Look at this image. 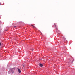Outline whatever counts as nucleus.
I'll return each mask as SVG.
<instances>
[{
	"mask_svg": "<svg viewBox=\"0 0 75 75\" xmlns=\"http://www.w3.org/2000/svg\"><path fill=\"white\" fill-rule=\"evenodd\" d=\"M1 5V3H0V6Z\"/></svg>",
	"mask_w": 75,
	"mask_h": 75,
	"instance_id": "f8f14e48",
	"label": "nucleus"
},
{
	"mask_svg": "<svg viewBox=\"0 0 75 75\" xmlns=\"http://www.w3.org/2000/svg\"><path fill=\"white\" fill-rule=\"evenodd\" d=\"M11 70L12 71V72L13 74L14 73V71H15V68H13L12 69H11Z\"/></svg>",
	"mask_w": 75,
	"mask_h": 75,
	"instance_id": "f03ea898",
	"label": "nucleus"
},
{
	"mask_svg": "<svg viewBox=\"0 0 75 75\" xmlns=\"http://www.w3.org/2000/svg\"><path fill=\"white\" fill-rule=\"evenodd\" d=\"M18 72L19 73H21V71L19 68H18Z\"/></svg>",
	"mask_w": 75,
	"mask_h": 75,
	"instance_id": "7ed1b4c3",
	"label": "nucleus"
},
{
	"mask_svg": "<svg viewBox=\"0 0 75 75\" xmlns=\"http://www.w3.org/2000/svg\"><path fill=\"white\" fill-rule=\"evenodd\" d=\"M31 50L32 51H33V50H34V49H32Z\"/></svg>",
	"mask_w": 75,
	"mask_h": 75,
	"instance_id": "6e6552de",
	"label": "nucleus"
},
{
	"mask_svg": "<svg viewBox=\"0 0 75 75\" xmlns=\"http://www.w3.org/2000/svg\"><path fill=\"white\" fill-rule=\"evenodd\" d=\"M39 65L40 67H43V65L42 64H39Z\"/></svg>",
	"mask_w": 75,
	"mask_h": 75,
	"instance_id": "20e7f679",
	"label": "nucleus"
},
{
	"mask_svg": "<svg viewBox=\"0 0 75 75\" xmlns=\"http://www.w3.org/2000/svg\"><path fill=\"white\" fill-rule=\"evenodd\" d=\"M55 25V27H56V25Z\"/></svg>",
	"mask_w": 75,
	"mask_h": 75,
	"instance_id": "9d476101",
	"label": "nucleus"
},
{
	"mask_svg": "<svg viewBox=\"0 0 75 75\" xmlns=\"http://www.w3.org/2000/svg\"><path fill=\"white\" fill-rule=\"evenodd\" d=\"M1 43L0 42V46H1Z\"/></svg>",
	"mask_w": 75,
	"mask_h": 75,
	"instance_id": "0eeeda50",
	"label": "nucleus"
},
{
	"mask_svg": "<svg viewBox=\"0 0 75 75\" xmlns=\"http://www.w3.org/2000/svg\"><path fill=\"white\" fill-rule=\"evenodd\" d=\"M31 25V26H32V27H33L34 26H33V25Z\"/></svg>",
	"mask_w": 75,
	"mask_h": 75,
	"instance_id": "9b49d317",
	"label": "nucleus"
},
{
	"mask_svg": "<svg viewBox=\"0 0 75 75\" xmlns=\"http://www.w3.org/2000/svg\"><path fill=\"white\" fill-rule=\"evenodd\" d=\"M73 61H74V59H70V60H69L68 61V62L69 63H71V62H73Z\"/></svg>",
	"mask_w": 75,
	"mask_h": 75,
	"instance_id": "f257e3e1",
	"label": "nucleus"
},
{
	"mask_svg": "<svg viewBox=\"0 0 75 75\" xmlns=\"http://www.w3.org/2000/svg\"><path fill=\"white\" fill-rule=\"evenodd\" d=\"M63 39H64V40H66L65 38L64 37H63Z\"/></svg>",
	"mask_w": 75,
	"mask_h": 75,
	"instance_id": "39448f33",
	"label": "nucleus"
},
{
	"mask_svg": "<svg viewBox=\"0 0 75 75\" xmlns=\"http://www.w3.org/2000/svg\"><path fill=\"white\" fill-rule=\"evenodd\" d=\"M33 28H36H36H37L35 27L34 26H33Z\"/></svg>",
	"mask_w": 75,
	"mask_h": 75,
	"instance_id": "423d86ee",
	"label": "nucleus"
},
{
	"mask_svg": "<svg viewBox=\"0 0 75 75\" xmlns=\"http://www.w3.org/2000/svg\"><path fill=\"white\" fill-rule=\"evenodd\" d=\"M23 67H24V65H23Z\"/></svg>",
	"mask_w": 75,
	"mask_h": 75,
	"instance_id": "1a4fd4ad",
	"label": "nucleus"
},
{
	"mask_svg": "<svg viewBox=\"0 0 75 75\" xmlns=\"http://www.w3.org/2000/svg\"><path fill=\"white\" fill-rule=\"evenodd\" d=\"M14 27H16V26H14Z\"/></svg>",
	"mask_w": 75,
	"mask_h": 75,
	"instance_id": "ddd939ff",
	"label": "nucleus"
}]
</instances>
